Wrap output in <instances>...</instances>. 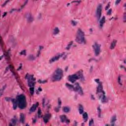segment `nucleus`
I'll return each instance as SVG.
<instances>
[{
    "label": "nucleus",
    "instance_id": "obj_17",
    "mask_svg": "<svg viewBox=\"0 0 126 126\" xmlns=\"http://www.w3.org/2000/svg\"><path fill=\"white\" fill-rule=\"evenodd\" d=\"M38 106H39V103L38 102L32 105V107L30 110V115L31 114V113H32V112H34L35 111H36V109H37Z\"/></svg>",
    "mask_w": 126,
    "mask_h": 126
},
{
    "label": "nucleus",
    "instance_id": "obj_19",
    "mask_svg": "<svg viewBox=\"0 0 126 126\" xmlns=\"http://www.w3.org/2000/svg\"><path fill=\"white\" fill-rule=\"evenodd\" d=\"M26 18L28 22H32V21H33L34 20L33 16L32 15V14L31 13L28 14L26 16Z\"/></svg>",
    "mask_w": 126,
    "mask_h": 126
},
{
    "label": "nucleus",
    "instance_id": "obj_18",
    "mask_svg": "<svg viewBox=\"0 0 126 126\" xmlns=\"http://www.w3.org/2000/svg\"><path fill=\"white\" fill-rule=\"evenodd\" d=\"M122 78H123V75L121 74L118 76L117 83L120 86H123V80H122Z\"/></svg>",
    "mask_w": 126,
    "mask_h": 126
},
{
    "label": "nucleus",
    "instance_id": "obj_27",
    "mask_svg": "<svg viewBox=\"0 0 126 126\" xmlns=\"http://www.w3.org/2000/svg\"><path fill=\"white\" fill-rule=\"evenodd\" d=\"M71 3H74L75 6H78L81 3V0H74L71 2Z\"/></svg>",
    "mask_w": 126,
    "mask_h": 126
},
{
    "label": "nucleus",
    "instance_id": "obj_54",
    "mask_svg": "<svg viewBox=\"0 0 126 126\" xmlns=\"http://www.w3.org/2000/svg\"><path fill=\"white\" fill-rule=\"evenodd\" d=\"M123 7L124 8L125 10H126V2L124 3Z\"/></svg>",
    "mask_w": 126,
    "mask_h": 126
},
{
    "label": "nucleus",
    "instance_id": "obj_42",
    "mask_svg": "<svg viewBox=\"0 0 126 126\" xmlns=\"http://www.w3.org/2000/svg\"><path fill=\"white\" fill-rule=\"evenodd\" d=\"M123 22L126 23V12L123 13Z\"/></svg>",
    "mask_w": 126,
    "mask_h": 126
},
{
    "label": "nucleus",
    "instance_id": "obj_33",
    "mask_svg": "<svg viewBox=\"0 0 126 126\" xmlns=\"http://www.w3.org/2000/svg\"><path fill=\"white\" fill-rule=\"evenodd\" d=\"M71 23L73 27H75V26H77V24H78V22L75 20H72L71 21Z\"/></svg>",
    "mask_w": 126,
    "mask_h": 126
},
{
    "label": "nucleus",
    "instance_id": "obj_61",
    "mask_svg": "<svg viewBox=\"0 0 126 126\" xmlns=\"http://www.w3.org/2000/svg\"><path fill=\"white\" fill-rule=\"evenodd\" d=\"M7 13L6 12H4L3 15H2V17H4V16H5V15H6Z\"/></svg>",
    "mask_w": 126,
    "mask_h": 126
},
{
    "label": "nucleus",
    "instance_id": "obj_28",
    "mask_svg": "<svg viewBox=\"0 0 126 126\" xmlns=\"http://www.w3.org/2000/svg\"><path fill=\"white\" fill-rule=\"evenodd\" d=\"M92 62H94V63H98L99 60L97 59L96 58H92L88 60V63H92Z\"/></svg>",
    "mask_w": 126,
    "mask_h": 126
},
{
    "label": "nucleus",
    "instance_id": "obj_31",
    "mask_svg": "<svg viewBox=\"0 0 126 126\" xmlns=\"http://www.w3.org/2000/svg\"><path fill=\"white\" fill-rule=\"evenodd\" d=\"M119 68L121 70H124V72H126V67L124 64H120L119 65Z\"/></svg>",
    "mask_w": 126,
    "mask_h": 126
},
{
    "label": "nucleus",
    "instance_id": "obj_63",
    "mask_svg": "<svg viewBox=\"0 0 126 126\" xmlns=\"http://www.w3.org/2000/svg\"><path fill=\"white\" fill-rule=\"evenodd\" d=\"M85 126V123H82L81 126Z\"/></svg>",
    "mask_w": 126,
    "mask_h": 126
},
{
    "label": "nucleus",
    "instance_id": "obj_2",
    "mask_svg": "<svg viewBox=\"0 0 126 126\" xmlns=\"http://www.w3.org/2000/svg\"><path fill=\"white\" fill-rule=\"evenodd\" d=\"M13 110H16L17 105L20 110H24L26 108V97L24 94H20L16 97V99H12Z\"/></svg>",
    "mask_w": 126,
    "mask_h": 126
},
{
    "label": "nucleus",
    "instance_id": "obj_35",
    "mask_svg": "<svg viewBox=\"0 0 126 126\" xmlns=\"http://www.w3.org/2000/svg\"><path fill=\"white\" fill-rule=\"evenodd\" d=\"M20 55H21V56H24L25 57H26V56H27L26 50H22L21 52H20Z\"/></svg>",
    "mask_w": 126,
    "mask_h": 126
},
{
    "label": "nucleus",
    "instance_id": "obj_41",
    "mask_svg": "<svg viewBox=\"0 0 126 126\" xmlns=\"http://www.w3.org/2000/svg\"><path fill=\"white\" fill-rule=\"evenodd\" d=\"M5 99L7 102H10V101H11L12 102V100H16V98H12L11 97H6Z\"/></svg>",
    "mask_w": 126,
    "mask_h": 126
},
{
    "label": "nucleus",
    "instance_id": "obj_44",
    "mask_svg": "<svg viewBox=\"0 0 126 126\" xmlns=\"http://www.w3.org/2000/svg\"><path fill=\"white\" fill-rule=\"evenodd\" d=\"M89 126H94V121H93V119H91V120L89 121Z\"/></svg>",
    "mask_w": 126,
    "mask_h": 126
},
{
    "label": "nucleus",
    "instance_id": "obj_34",
    "mask_svg": "<svg viewBox=\"0 0 126 126\" xmlns=\"http://www.w3.org/2000/svg\"><path fill=\"white\" fill-rule=\"evenodd\" d=\"M69 111H70V108H69V107H64L63 108V112H64V113H68Z\"/></svg>",
    "mask_w": 126,
    "mask_h": 126
},
{
    "label": "nucleus",
    "instance_id": "obj_38",
    "mask_svg": "<svg viewBox=\"0 0 126 126\" xmlns=\"http://www.w3.org/2000/svg\"><path fill=\"white\" fill-rule=\"evenodd\" d=\"M101 108L99 106L97 107V113H98V118H101Z\"/></svg>",
    "mask_w": 126,
    "mask_h": 126
},
{
    "label": "nucleus",
    "instance_id": "obj_47",
    "mask_svg": "<svg viewBox=\"0 0 126 126\" xmlns=\"http://www.w3.org/2000/svg\"><path fill=\"white\" fill-rule=\"evenodd\" d=\"M40 55H41V51L37 50L36 54V58H39V57H40Z\"/></svg>",
    "mask_w": 126,
    "mask_h": 126
},
{
    "label": "nucleus",
    "instance_id": "obj_60",
    "mask_svg": "<svg viewBox=\"0 0 126 126\" xmlns=\"http://www.w3.org/2000/svg\"><path fill=\"white\" fill-rule=\"evenodd\" d=\"M37 114H41V109H38V111H37Z\"/></svg>",
    "mask_w": 126,
    "mask_h": 126
},
{
    "label": "nucleus",
    "instance_id": "obj_45",
    "mask_svg": "<svg viewBox=\"0 0 126 126\" xmlns=\"http://www.w3.org/2000/svg\"><path fill=\"white\" fill-rule=\"evenodd\" d=\"M28 1H29V0H26L25 1V3L21 6V8H22V9H23V8H24V7H25V5H26L27 2H28Z\"/></svg>",
    "mask_w": 126,
    "mask_h": 126
},
{
    "label": "nucleus",
    "instance_id": "obj_6",
    "mask_svg": "<svg viewBox=\"0 0 126 126\" xmlns=\"http://www.w3.org/2000/svg\"><path fill=\"white\" fill-rule=\"evenodd\" d=\"M78 79H80L82 82L85 81V78L83 76L82 70L78 71L76 74L69 75L68 77V81L71 83H74Z\"/></svg>",
    "mask_w": 126,
    "mask_h": 126
},
{
    "label": "nucleus",
    "instance_id": "obj_39",
    "mask_svg": "<svg viewBox=\"0 0 126 126\" xmlns=\"http://www.w3.org/2000/svg\"><path fill=\"white\" fill-rule=\"evenodd\" d=\"M37 82L39 83L40 84H45V83H47V80H38L37 81Z\"/></svg>",
    "mask_w": 126,
    "mask_h": 126
},
{
    "label": "nucleus",
    "instance_id": "obj_62",
    "mask_svg": "<svg viewBox=\"0 0 126 126\" xmlns=\"http://www.w3.org/2000/svg\"><path fill=\"white\" fill-rule=\"evenodd\" d=\"M69 5H70V3H68L66 4L67 7H68V6H69Z\"/></svg>",
    "mask_w": 126,
    "mask_h": 126
},
{
    "label": "nucleus",
    "instance_id": "obj_56",
    "mask_svg": "<svg viewBox=\"0 0 126 126\" xmlns=\"http://www.w3.org/2000/svg\"><path fill=\"white\" fill-rule=\"evenodd\" d=\"M38 119H40V118H43V116H42V115H41V114H39L38 115Z\"/></svg>",
    "mask_w": 126,
    "mask_h": 126
},
{
    "label": "nucleus",
    "instance_id": "obj_49",
    "mask_svg": "<svg viewBox=\"0 0 126 126\" xmlns=\"http://www.w3.org/2000/svg\"><path fill=\"white\" fill-rule=\"evenodd\" d=\"M44 49V46H39L38 48V50L39 52H42V50Z\"/></svg>",
    "mask_w": 126,
    "mask_h": 126
},
{
    "label": "nucleus",
    "instance_id": "obj_7",
    "mask_svg": "<svg viewBox=\"0 0 126 126\" xmlns=\"http://www.w3.org/2000/svg\"><path fill=\"white\" fill-rule=\"evenodd\" d=\"M66 88L69 91H75V92H78L79 95L81 96H83L84 95V93L82 90V88L79 85V83H76L75 86L66 83L65 85Z\"/></svg>",
    "mask_w": 126,
    "mask_h": 126
},
{
    "label": "nucleus",
    "instance_id": "obj_64",
    "mask_svg": "<svg viewBox=\"0 0 126 126\" xmlns=\"http://www.w3.org/2000/svg\"><path fill=\"white\" fill-rule=\"evenodd\" d=\"M38 16H39V18H41V16H42V14H39Z\"/></svg>",
    "mask_w": 126,
    "mask_h": 126
},
{
    "label": "nucleus",
    "instance_id": "obj_3",
    "mask_svg": "<svg viewBox=\"0 0 126 126\" xmlns=\"http://www.w3.org/2000/svg\"><path fill=\"white\" fill-rule=\"evenodd\" d=\"M25 78L27 80L28 87H29L30 94L31 96H33L35 93V85H36V78L34 77L33 74H30L27 73L25 76Z\"/></svg>",
    "mask_w": 126,
    "mask_h": 126
},
{
    "label": "nucleus",
    "instance_id": "obj_16",
    "mask_svg": "<svg viewBox=\"0 0 126 126\" xmlns=\"http://www.w3.org/2000/svg\"><path fill=\"white\" fill-rule=\"evenodd\" d=\"M117 43H118V40L114 39L111 43L109 49L110 50H114L117 46Z\"/></svg>",
    "mask_w": 126,
    "mask_h": 126
},
{
    "label": "nucleus",
    "instance_id": "obj_57",
    "mask_svg": "<svg viewBox=\"0 0 126 126\" xmlns=\"http://www.w3.org/2000/svg\"><path fill=\"white\" fill-rule=\"evenodd\" d=\"M68 66L65 67V71H68Z\"/></svg>",
    "mask_w": 126,
    "mask_h": 126
},
{
    "label": "nucleus",
    "instance_id": "obj_30",
    "mask_svg": "<svg viewBox=\"0 0 126 126\" xmlns=\"http://www.w3.org/2000/svg\"><path fill=\"white\" fill-rule=\"evenodd\" d=\"M24 114L21 113L20 115V122H21L22 124H24Z\"/></svg>",
    "mask_w": 126,
    "mask_h": 126
},
{
    "label": "nucleus",
    "instance_id": "obj_59",
    "mask_svg": "<svg viewBox=\"0 0 126 126\" xmlns=\"http://www.w3.org/2000/svg\"><path fill=\"white\" fill-rule=\"evenodd\" d=\"M123 63L124 64H126V59L123 60Z\"/></svg>",
    "mask_w": 126,
    "mask_h": 126
},
{
    "label": "nucleus",
    "instance_id": "obj_14",
    "mask_svg": "<svg viewBox=\"0 0 126 126\" xmlns=\"http://www.w3.org/2000/svg\"><path fill=\"white\" fill-rule=\"evenodd\" d=\"M67 53L63 52L60 54H59L58 55L59 59H61V58H63V60H66V58H67Z\"/></svg>",
    "mask_w": 126,
    "mask_h": 126
},
{
    "label": "nucleus",
    "instance_id": "obj_12",
    "mask_svg": "<svg viewBox=\"0 0 126 126\" xmlns=\"http://www.w3.org/2000/svg\"><path fill=\"white\" fill-rule=\"evenodd\" d=\"M52 118V114L50 113L46 114L43 117V122L45 124H48V122L49 121H50V119Z\"/></svg>",
    "mask_w": 126,
    "mask_h": 126
},
{
    "label": "nucleus",
    "instance_id": "obj_29",
    "mask_svg": "<svg viewBox=\"0 0 126 126\" xmlns=\"http://www.w3.org/2000/svg\"><path fill=\"white\" fill-rule=\"evenodd\" d=\"M6 87H7V86L6 85H4V86H2V88L0 89V97L2 95L3 93V91L5 90Z\"/></svg>",
    "mask_w": 126,
    "mask_h": 126
},
{
    "label": "nucleus",
    "instance_id": "obj_23",
    "mask_svg": "<svg viewBox=\"0 0 126 126\" xmlns=\"http://www.w3.org/2000/svg\"><path fill=\"white\" fill-rule=\"evenodd\" d=\"M73 44V41H71L69 42L65 48V50H66V51H69V50L70 49V48H71V46H72Z\"/></svg>",
    "mask_w": 126,
    "mask_h": 126
},
{
    "label": "nucleus",
    "instance_id": "obj_58",
    "mask_svg": "<svg viewBox=\"0 0 126 126\" xmlns=\"http://www.w3.org/2000/svg\"><path fill=\"white\" fill-rule=\"evenodd\" d=\"M36 122H37L36 119H33L32 121V124H36Z\"/></svg>",
    "mask_w": 126,
    "mask_h": 126
},
{
    "label": "nucleus",
    "instance_id": "obj_40",
    "mask_svg": "<svg viewBox=\"0 0 126 126\" xmlns=\"http://www.w3.org/2000/svg\"><path fill=\"white\" fill-rule=\"evenodd\" d=\"M112 11H113V9L112 8L109 9L107 12H106V15L111 16L112 15Z\"/></svg>",
    "mask_w": 126,
    "mask_h": 126
},
{
    "label": "nucleus",
    "instance_id": "obj_15",
    "mask_svg": "<svg viewBox=\"0 0 126 126\" xmlns=\"http://www.w3.org/2000/svg\"><path fill=\"white\" fill-rule=\"evenodd\" d=\"M60 34V28L56 27L52 30V35L53 36H57Z\"/></svg>",
    "mask_w": 126,
    "mask_h": 126
},
{
    "label": "nucleus",
    "instance_id": "obj_55",
    "mask_svg": "<svg viewBox=\"0 0 126 126\" xmlns=\"http://www.w3.org/2000/svg\"><path fill=\"white\" fill-rule=\"evenodd\" d=\"M90 70L91 72L93 71V66H91L90 68Z\"/></svg>",
    "mask_w": 126,
    "mask_h": 126
},
{
    "label": "nucleus",
    "instance_id": "obj_25",
    "mask_svg": "<svg viewBox=\"0 0 126 126\" xmlns=\"http://www.w3.org/2000/svg\"><path fill=\"white\" fill-rule=\"evenodd\" d=\"M84 108H83V106H82V105L80 104L79 105V113L80 114V115H82V114H83V113H84Z\"/></svg>",
    "mask_w": 126,
    "mask_h": 126
},
{
    "label": "nucleus",
    "instance_id": "obj_52",
    "mask_svg": "<svg viewBox=\"0 0 126 126\" xmlns=\"http://www.w3.org/2000/svg\"><path fill=\"white\" fill-rule=\"evenodd\" d=\"M65 122L66 123V125H68V124L70 123V120L68 119H66V120H65Z\"/></svg>",
    "mask_w": 126,
    "mask_h": 126
},
{
    "label": "nucleus",
    "instance_id": "obj_20",
    "mask_svg": "<svg viewBox=\"0 0 126 126\" xmlns=\"http://www.w3.org/2000/svg\"><path fill=\"white\" fill-rule=\"evenodd\" d=\"M15 119H11V122L9 124V126H15L16 125V123L17 122V119L15 116H14Z\"/></svg>",
    "mask_w": 126,
    "mask_h": 126
},
{
    "label": "nucleus",
    "instance_id": "obj_13",
    "mask_svg": "<svg viewBox=\"0 0 126 126\" xmlns=\"http://www.w3.org/2000/svg\"><path fill=\"white\" fill-rule=\"evenodd\" d=\"M50 103V99L48 98V96L45 95L42 98V106L43 107H45V106H47Z\"/></svg>",
    "mask_w": 126,
    "mask_h": 126
},
{
    "label": "nucleus",
    "instance_id": "obj_50",
    "mask_svg": "<svg viewBox=\"0 0 126 126\" xmlns=\"http://www.w3.org/2000/svg\"><path fill=\"white\" fill-rule=\"evenodd\" d=\"M89 33L90 35H92L93 34V29L90 28L89 30Z\"/></svg>",
    "mask_w": 126,
    "mask_h": 126
},
{
    "label": "nucleus",
    "instance_id": "obj_9",
    "mask_svg": "<svg viewBox=\"0 0 126 126\" xmlns=\"http://www.w3.org/2000/svg\"><path fill=\"white\" fill-rule=\"evenodd\" d=\"M14 66H13V65H12V64H9V65L6 67L4 73H6V72L8 71L9 69H10V71L12 74V76H14L17 82L19 84H20V77H19L18 74L16 73V72L14 70Z\"/></svg>",
    "mask_w": 126,
    "mask_h": 126
},
{
    "label": "nucleus",
    "instance_id": "obj_4",
    "mask_svg": "<svg viewBox=\"0 0 126 126\" xmlns=\"http://www.w3.org/2000/svg\"><path fill=\"white\" fill-rule=\"evenodd\" d=\"M102 7L103 6L101 4H99L95 12V15L98 21V28L100 30H102L104 28V24L106 23V17L105 16H102ZM101 16H102L101 18Z\"/></svg>",
    "mask_w": 126,
    "mask_h": 126
},
{
    "label": "nucleus",
    "instance_id": "obj_10",
    "mask_svg": "<svg viewBox=\"0 0 126 126\" xmlns=\"http://www.w3.org/2000/svg\"><path fill=\"white\" fill-rule=\"evenodd\" d=\"M102 45L97 41H94L92 45V48L95 57H99L101 54V47Z\"/></svg>",
    "mask_w": 126,
    "mask_h": 126
},
{
    "label": "nucleus",
    "instance_id": "obj_43",
    "mask_svg": "<svg viewBox=\"0 0 126 126\" xmlns=\"http://www.w3.org/2000/svg\"><path fill=\"white\" fill-rule=\"evenodd\" d=\"M22 65H23L22 63H19V67L17 68V71H20V70H21V69H22Z\"/></svg>",
    "mask_w": 126,
    "mask_h": 126
},
{
    "label": "nucleus",
    "instance_id": "obj_46",
    "mask_svg": "<svg viewBox=\"0 0 126 126\" xmlns=\"http://www.w3.org/2000/svg\"><path fill=\"white\" fill-rule=\"evenodd\" d=\"M110 7H111V4L110 3H108L105 8V10L107 11V10H108Z\"/></svg>",
    "mask_w": 126,
    "mask_h": 126
},
{
    "label": "nucleus",
    "instance_id": "obj_24",
    "mask_svg": "<svg viewBox=\"0 0 126 126\" xmlns=\"http://www.w3.org/2000/svg\"><path fill=\"white\" fill-rule=\"evenodd\" d=\"M22 8L21 7L19 9L12 8L9 11V13H10V14H11V13H13V12H14V11H18L19 12H20V11H22Z\"/></svg>",
    "mask_w": 126,
    "mask_h": 126
},
{
    "label": "nucleus",
    "instance_id": "obj_36",
    "mask_svg": "<svg viewBox=\"0 0 126 126\" xmlns=\"http://www.w3.org/2000/svg\"><path fill=\"white\" fill-rule=\"evenodd\" d=\"M42 91H43V89H42L41 87H39L35 92L36 94L37 95H39V94H40V92H42Z\"/></svg>",
    "mask_w": 126,
    "mask_h": 126
},
{
    "label": "nucleus",
    "instance_id": "obj_32",
    "mask_svg": "<svg viewBox=\"0 0 126 126\" xmlns=\"http://www.w3.org/2000/svg\"><path fill=\"white\" fill-rule=\"evenodd\" d=\"M60 119L62 123H64L66 120V116L65 115L61 116Z\"/></svg>",
    "mask_w": 126,
    "mask_h": 126
},
{
    "label": "nucleus",
    "instance_id": "obj_26",
    "mask_svg": "<svg viewBox=\"0 0 126 126\" xmlns=\"http://www.w3.org/2000/svg\"><path fill=\"white\" fill-rule=\"evenodd\" d=\"M83 119L84 123H86V122H87V120H88V114L87 113L85 112L83 113Z\"/></svg>",
    "mask_w": 126,
    "mask_h": 126
},
{
    "label": "nucleus",
    "instance_id": "obj_5",
    "mask_svg": "<svg viewBox=\"0 0 126 126\" xmlns=\"http://www.w3.org/2000/svg\"><path fill=\"white\" fill-rule=\"evenodd\" d=\"M75 41L78 44L86 45L87 44V40L85 37V32L82 31V29L78 28L76 31L75 38Z\"/></svg>",
    "mask_w": 126,
    "mask_h": 126
},
{
    "label": "nucleus",
    "instance_id": "obj_37",
    "mask_svg": "<svg viewBox=\"0 0 126 126\" xmlns=\"http://www.w3.org/2000/svg\"><path fill=\"white\" fill-rule=\"evenodd\" d=\"M11 0H6L2 5L1 7H5L6 6V5L8 2H9Z\"/></svg>",
    "mask_w": 126,
    "mask_h": 126
},
{
    "label": "nucleus",
    "instance_id": "obj_11",
    "mask_svg": "<svg viewBox=\"0 0 126 126\" xmlns=\"http://www.w3.org/2000/svg\"><path fill=\"white\" fill-rule=\"evenodd\" d=\"M60 61V59L59 58V57L57 56H54L52 57H51L49 60H48V63L49 64H53V63H56V62H59Z\"/></svg>",
    "mask_w": 126,
    "mask_h": 126
},
{
    "label": "nucleus",
    "instance_id": "obj_8",
    "mask_svg": "<svg viewBox=\"0 0 126 126\" xmlns=\"http://www.w3.org/2000/svg\"><path fill=\"white\" fill-rule=\"evenodd\" d=\"M63 77V71L61 68H56L51 76V78L53 81L62 80Z\"/></svg>",
    "mask_w": 126,
    "mask_h": 126
},
{
    "label": "nucleus",
    "instance_id": "obj_22",
    "mask_svg": "<svg viewBox=\"0 0 126 126\" xmlns=\"http://www.w3.org/2000/svg\"><path fill=\"white\" fill-rule=\"evenodd\" d=\"M27 59L28 61H31L32 62L35 61L36 60V57L34 56V54H30L27 57Z\"/></svg>",
    "mask_w": 126,
    "mask_h": 126
},
{
    "label": "nucleus",
    "instance_id": "obj_48",
    "mask_svg": "<svg viewBox=\"0 0 126 126\" xmlns=\"http://www.w3.org/2000/svg\"><path fill=\"white\" fill-rule=\"evenodd\" d=\"M122 1V0H116L115 2V5H118Z\"/></svg>",
    "mask_w": 126,
    "mask_h": 126
},
{
    "label": "nucleus",
    "instance_id": "obj_53",
    "mask_svg": "<svg viewBox=\"0 0 126 126\" xmlns=\"http://www.w3.org/2000/svg\"><path fill=\"white\" fill-rule=\"evenodd\" d=\"M91 97L92 100H95V97H94V95L91 94Z\"/></svg>",
    "mask_w": 126,
    "mask_h": 126
},
{
    "label": "nucleus",
    "instance_id": "obj_1",
    "mask_svg": "<svg viewBox=\"0 0 126 126\" xmlns=\"http://www.w3.org/2000/svg\"><path fill=\"white\" fill-rule=\"evenodd\" d=\"M94 82L97 84L96 87L97 91L99 94V99L102 104H106L109 102L110 97L106 96V92L103 91V82L100 81L99 79H94Z\"/></svg>",
    "mask_w": 126,
    "mask_h": 126
},
{
    "label": "nucleus",
    "instance_id": "obj_21",
    "mask_svg": "<svg viewBox=\"0 0 126 126\" xmlns=\"http://www.w3.org/2000/svg\"><path fill=\"white\" fill-rule=\"evenodd\" d=\"M62 108V101L61 99H58V107H55V111L56 113L60 112V110Z\"/></svg>",
    "mask_w": 126,
    "mask_h": 126
},
{
    "label": "nucleus",
    "instance_id": "obj_51",
    "mask_svg": "<svg viewBox=\"0 0 126 126\" xmlns=\"http://www.w3.org/2000/svg\"><path fill=\"white\" fill-rule=\"evenodd\" d=\"M78 122H77V121H76V120L74 121L73 126H78Z\"/></svg>",
    "mask_w": 126,
    "mask_h": 126
}]
</instances>
